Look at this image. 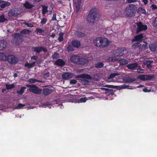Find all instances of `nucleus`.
<instances>
[{
    "mask_svg": "<svg viewBox=\"0 0 157 157\" xmlns=\"http://www.w3.org/2000/svg\"><path fill=\"white\" fill-rule=\"evenodd\" d=\"M100 15L96 9H92L90 11L87 16V21L89 23H94L97 21L100 18Z\"/></svg>",
    "mask_w": 157,
    "mask_h": 157,
    "instance_id": "obj_1",
    "label": "nucleus"
},
{
    "mask_svg": "<svg viewBox=\"0 0 157 157\" xmlns=\"http://www.w3.org/2000/svg\"><path fill=\"white\" fill-rule=\"evenodd\" d=\"M14 37L11 41V43L14 45H18L21 42L22 35L18 33H14L12 35Z\"/></svg>",
    "mask_w": 157,
    "mask_h": 157,
    "instance_id": "obj_2",
    "label": "nucleus"
},
{
    "mask_svg": "<svg viewBox=\"0 0 157 157\" xmlns=\"http://www.w3.org/2000/svg\"><path fill=\"white\" fill-rule=\"evenodd\" d=\"M135 8V6L130 4L126 7L124 11V13L129 17L133 16L134 15Z\"/></svg>",
    "mask_w": 157,
    "mask_h": 157,
    "instance_id": "obj_3",
    "label": "nucleus"
},
{
    "mask_svg": "<svg viewBox=\"0 0 157 157\" xmlns=\"http://www.w3.org/2000/svg\"><path fill=\"white\" fill-rule=\"evenodd\" d=\"M26 86L29 88V90L34 94H40L41 93L42 90L41 89L39 88L36 85H27Z\"/></svg>",
    "mask_w": 157,
    "mask_h": 157,
    "instance_id": "obj_4",
    "label": "nucleus"
},
{
    "mask_svg": "<svg viewBox=\"0 0 157 157\" xmlns=\"http://www.w3.org/2000/svg\"><path fill=\"white\" fill-rule=\"evenodd\" d=\"M32 50L37 53H39L41 51L44 52H47L48 51L46 48L42 46L33 47L32 48Z\"/></svg>",
    "mask_w": 157,
    "mask_h": 157,
    "instance_id": "obj_5",
    "label": "nucleus"
},
{
    "mask_svg": "<svg viewBox=\"0 0 157 157\" xmlns=\"http://www.w3.org/2000/svg\"><path fill=\"white\" fill-rule=\"evenodd\" d=\"M155 75H140L138 76V78L140 79L143 80H150L154 78Z\"/></svg>",
    "mask_w": 157,
    "mask_h": 157,
    "instance_id": "obj_6",
    "label": "nucleus"
},
{
    "mask_svg": "<svg viewBox=\"0 0 157 157\" xmlns=\"http://www.w3.org/2000/svg\"><path fill=\"white\" fill-rule=\"evenodd\" d=\"M6 59H7L8 61L11 64H16L18 61L17 59L12 55L8 56Z\"/></svg>",
    "mask_w": 157,
    "mask_h": 157,
    "instance_id": "obj_7",
    "label": "nucleus"
},
{
    "mask_svg": "<svg viewBox=\"0 0 157 157\" xmlns=\"http://www.w3.org/2000/svg\"><path fill=\"white\" fill-rule=\"evenodd\" d=\"M136 25L138 28L136 30V33H138L143 30H144L147 29V26L146 25H143L141 22L137 23Z\"/></svg>",
    "mask_w": 157,
    "mask_h": 157,
    "instance_id": "obj_8",
    "label": "nucleus"
},
{
    "mask_svg": "<svg viewBox=\"0 0 157 157\" xmlns=\"http://www.w3.org/2000/svg\"><path fill=\"white\" fill-rule=\"evenodd\" d=\"M100 47L104 48L108 46L109 44L108 40L106 38L101 37Z\"/></svg>",
    "mask_w": 157,
    "mask_h": 157,
    "instance_id": "obj_9",
    "label": "nucleus"
},
{
    "mask_svg": "<svg viewBox=\"0 0 157 157\" xmlns=\"http://www.w3.org/2000/svg\"><path fill=\"white\" fill-rule=\"evenodd\" d=\"M128 86L125 85H123L121 86H115L112 85H106L104 86V87H106L116 89L119 90L123 89L126 88Z\"/></svg>",
    "mask_w": 157,
    "mask_h": 157,
    "instance_id": "obj_10",
    "label": "nucleus"
},
{
    "mask_svg": "<svg viewBox=\"0 0 157 157\" xmlns=\"http://www.w3.org/2000/svg\"><path fill=\"white\" fill-rule=\"evenodd\" d=\"M20 13V12L18 11V9L15 8L9 11L8 15L10 17H13L15 15L18 16Z\"/></svg>",
    "mask_w": 157,
    "mask_h": 157,
    "instance_id": "obj_11",
    "label": "nucleus"
},
{
    "mask_svg": "<svg viewBox=\"0 0 157 157\" xmlns=\"http://www.w3.org/2000/svg\"><path fill=\"white\" fill-rule=\"evenodd\" d=\"M124 51V49L123 50L122 48H120L113 51V54L116 56H122L124 54L123 52Z\"/></svg>",
    "mask_w": 157,
    "mask_h": 157,
    "instance_id": "obj_12",
    "label": "nucleus"
},
{
    "mask_svg": "<svg viewBox=\"0 0 157 157\" xmlns=\"http://www.w3.org/2000/svg\"><path fill=\"white\" fill-rule=\"evenodd\" d=\"M11 5L10 2L0 0V7L2 8H4L7 6H10Z\"/></svg>",
    "mask_w": 157,
    "mask_h": 157,
    "instance_id": "obj_13",
    "label": "nucleus"
},
{
    "mask_svg": "<svg viewBox=\"0 0 157 157\" xmlns=\"http://www.w3.org/2000/svg\"><path fill=\"white\" fill-rule=\"evenodd\" d=\"M143 36L142 34H140V35H137L135 36L132 40V42H135L137 41L138 42H141L142 39L143 38Z\"/></svg>",
    "mask_w": 157,
    "mask_h": 157,
    "instance_id": "obj_14",
    "label": "nucleus"
},
{
    "mask_svg": "<svg viewBox=\"0 0 157 157\" xmlns=\"http://www.w3.org/2000/svg\"><path fill=\"white\" fill-rule=\"evenodd\" d=\"M80 59V57L77 56H72L70 59L71 62L73 63L78 64Z\"/></svg>",
    "mask_w": 157,
    "mask_h": 157,
    "instance_id": "obj_15",
    "label": "nucleus"
},
{
    "mask_svg": "<svg viewBox=\"0 0 157 157\" xmlns=\"http://www.w3.org/2000/svg\"><path fill=\"white\" fill-rule=\"evenodd\" d=\"M74 76L73 75L70 73H65L62 75L63 78L65 79H67L72 78Z\"/></svg>",
    "mask_w": 157,
    "mask_h": 157,
    "instance_id": "obj_16",
    "label": "nucleus"
},
{
    "mask_svg": "<svg viewBox=\"0 0 157 157\" xmlns=\"http://www.w3.org/2000/svg\"><path fill=\"white\" fill-rule=\"evenodd\" d=\"M76 78H86L88 79H92L90 75L82 74L79 75H78L75 77Z\"/></svg>",
    "mask_w": 157,
    "mask_h": 157,
    "instance_id": "obj_17",
    "label": "nucleus"
},
{
    "mask_svg": "<svg viewBox=\"0 0 157 157\" xmlns=\"http://www.w3.org/2000/svg\"><path fill=\"white\" fill-rule=\"evenodd\" d=\"M101 37H98L96 38L93 41L94 45L96 47H100V42Z\"/></svg>",
    "mask_w": 157,
    "mask_h": 157,
    "instance_id": "obj_18",
    "label": "nucleus"
},
{
    "mask_svg": "<svg viewBox=\"0 0 157 157\" xmlns=\"http://www.w3.org/2000/svg\"><path fill=\"white\" fill-rule=\"evenodd\" d=\"M53 90L48 88L44 89L43 90V94L45 96H48L50 94Z\"/></svg>",
    "mask_w": 157,
    "mask_h": 157,
    "instance_id": "obj_19",
    "label": "nucleus"
},
{
    "mask_svg": "<svg viewBox=\"0 0 157 157\" xmlns=\"http://www.w3.org/2000/svg\"><path fill=\"white\" fill-rule=\"evenodd\" d=\"M7 44L6 42L4 40H0V50H2L5 48Z\"/></svg>",
    "mask_w": 157,
    "mask_h": 157,
    "instance_id": "obj_20",
    "label": "nucleus"
},
{
    "mask_svg": "<svg viewBox=\"0 0 157 157\" xmlns=\"http://www.w3.org/2000/svg\"><path fill=\"white\" fill-rule=\"evenodd\" d=\"M72 46L76 48H78L80 46L81 44L79 41L78 40H74L72 41Z\"/></svg>",
    "mask_w": 157,
    "mask_h": 157,
    "instance_id": "obj_21",
    "label": "nucleus"
},
{
    "mask_svg": "<svg viewBox=\"0 0 157 157\" xmlns=\"http://www.w3.org/2000/svg\"><path fill=\"white\" fill-rule=\"evenodd\" d=\"M81 2L82 0H78L77 2H76L75 4L77 12H78L79 11L81 8Z\"/></svg>",
    "mask_w": 157,
    "mask_h": 157,
    "instance_id": "obj_22",
    "label": "nucleus"
},
{
    "mask_svg": "<svg viewBox=\"0 0 157 157\" xmlns=\"http://www.w3.org/2000/svg\"><path fill=\"white\" fill-rule=\"evenodd\" d=\"M65 62L61 59H58L55 62L56 65L60 66H63L65 64Z\"/></svg>",
    "mask_w": 157,
    "mask_h": 157,
    "instance_id": "obj_23",
    "label": "nucleus"
},
{
    "mask_svg": "<svg viewBox=\"0 0 157 157\" xmlns=\"http://www.w3.org/2000/svg\"><path fill=\"white\" fill-rule=\"evenodd\" d=\"M138 64L137 63H134L129 64L127 66V67L130 69H134L138 66Z\"/></svg>",
    "mask_w": 157,
    "mask_h": 157,
    "instance_id": "obj_24",
    "label": "nucleus"
},
{
    "mask_svg": "<svg viewBox=\"0 0 157 157\" xmlns=\"http://www.w3.org/2000/svg\"><path fill=\"white\" fill-rule=\"evenodd\" d=\"M88 62V60L87 59L80 58L78 64H85L87 63Z\"/></svg>",
    "mask_w": 157,
    "mask_h": 157,
    "instance_id": "obj_25",
    "label": "nucleus"
},
{
    "mask_svg": "<svg viewBox=\"0 0 157 157\" xmlns=\"http://www.w3.org/2000/svg\"><path fill=\"white\" fill-rule=\"evenodd\" d=\"M75 36L79 38L85 36V34L84 33L79 31L75 32Z\"/></svg>",
    "mask_w": 157,
    "mask_h": 157,
    "instance_id": "obj_26",
    "label": "nucleus"
},
{
    "mask_svg": "<svg viewBox=\"0 0 157 157\" xmlns=\"http://www.w3.org/2000/svg\"><path fill=\"white\" fill-rule=\"evenodd\" d=\"M143 43L144 44H143L142 42H140V48L142 50H145L147 47V44L146 42L143 41Z\"/></svg>",
    "mask_w": 157,
    "mask_h": 157,
    "instance_id": "obj_27",
    "label": "nucleus"
},
{
    "mask_svg": "<svg viewBox=\"0 0 157 157\" xmlns=\"http://www.w3.org/2000/svg\"><path fill=\"white\" fill-rule=\"evenodd\" d=\"M24 6L26 8L28 9H31L33 7V5L32 4L28 2H26L24 4Z\"/></svg>",
    "mask_w": 157,
    "mask_h": 157,
    "instance_id": "obj_28",
    "label": "nucleus"
},
{
    "mask_svg": "<svg viewBox=\"0 0 157 157\" xmlns=\"http://www.w3.org/2000/svg\"><path fill=\"white\" fill-rule=\"evenodd\" d=\"M41 6L42 7V14L44 15L48 11V7L43 5H41Z\"/></svg>",
    "mask_w": 157,
    "mask_h": 157,
    "instance_id": "obj_29",
    "label": "nucleus"
},
{
    "mask_svg": "<svg viewBox=\"0 0 157 157\" xmlns=\"http://www.w3.org/2000/svg\"><path fill=\"white\" fill-rule=\"evenodd\" d=\"M120 65H125L128 63V61L125 59H121L119 60Z\"/></svg>",
    "mask_w": 157,
    "mask_h": 157,
    "instance_id": "obj_30",
    "label": "nucleus"
},
{
    "mask_svg": "<svg viewBox=\"0 0 157 157\" xmlns=\"http://www.w3.org/2000/svg\"><path fill=\"white\" fill-rule=\"evenodd\" d=\"M114 93V91L112 89H107L106 92H105V94H107L108 95H113Z\"/></svg>",
    "mask_w": 157,
    "mask_h": 157,
    "instance_id": "obj_31",
    "label": "nucleus"
},
{
    "mask_svg": "<svg viewBox=\"0 0 157 157\" xmlns=\"http://www.w3.org/2000/svg\"><path fill=\"white\" fill-rule=\"evenodd\" d=\"M35 62H34L31 63H27L25 64V66L27 67L28 68H30L33 67L35 64Z\"/></svg>",
    "mask_w": 157,
    "mask_h": 157,
    "instance_id": "obj_32",
    "label": "nucleus"
},
{
    "mask_svg": "<svg viewBox=\"0 0 157 157\" xmlns=\"http://www.w3.org/2000/svg\"><path fill=\"white\" fill-rule=\"evenodd\" d=\"M28 81L31 83H34L36 82H44L40 80H36L35 79L33 78H30L29 79Z\"/></svg>",
    "mask_w": 157,
    "mask_h": 157,
    "instance_id": "obj_33",
    "label": "nucleus"
},
{
    "mask_svg": "<svg viewBox=\"0 0 157 157\" xmlns=\"http://www.w3.org/2000/svg\"><path fill=\"white\" fill-rule=\"evenodd\" d=\"M31 32V31L29 29H24L20 32V33L22 34L26 35L29 34Z\"/></svg>",
    "mask_w": 157,
    "mask_h": 157,
    "instance_id": "obj_34",
    "label": "nucleus"
},
{
    "mask_svg": "<svg viewBox=\"0 0 157 157\" xmlns=\"http://www.w3.org/2000/svg\"><path fill=\"white\" fill-rule=\"evenodd\" d=\"M26 89V87L24 86L22 87L19 90H17V93L19 95H22L24 92V90Z\"/></svg>",
    "mask_w": 157,
    "mask_h": 157,
    "instance_id": "obj_35",
    "label": "nucleus"
},
{
    "mask_svg": "<svg viewBox=\"0 0 157 157\" xmlns=\"http://www.w3.org/2000/svg\"><path fill=\"white\" fill-rule=\"evenodd\" d=\"M149 47L151 50L153 52L155 51L157 48L156 46L154 44H150L149 45Z\"/></svg>",
    "mask_w": 157,
    "mask_h": 157,
    "instance_id": "obj_36",
    "label": "nucleus"
},
{
    "mask_svg": "<svg viewBox=\"0 0 157 157\" xmlns=\"http://www.w3.org/2000/svg\"><path fill=\"white\" fill-rule=\"evenodd\" d=\"M6 55L3 53H0V60L6 61Z\"/></svg>",
    "mask_w": 157,
    "mask_h": 157,
    "instance_id": "obj_37",
    "label": "nucleus"
},
{
    "mask_svg": "<svg viewBox=\"0 0 157 157\" xmlns=\"http://www.w3.org/2000/svg\"><path fill=\"white\" fill-rule=\"evenodd\" d=\"M124 80L125 82L130 83L136 81V79L131 78L128 77L125 78Z\"/></svg>",
    "mask_w": 157,
    "mask_h": 157,
    "instance_id": "obj_38",
    "label": "nucleus"
},
{
    "mask_svg": "<svg viewBox=\"0 0 157 157\" xmlns=\"http://www.w3.org/2000/svg\"><path fill=\"white\" fill-rule=\"evenodd\" d=\"M104 65V64L102 62H99L95 64V67L96 68H100L103 67Z\"/></svg>",
    "mask_w": 157,
    "mask_h": 157,
    "instance_id": "obj_39",
    "label": "nucleus"
},
{
    "mask_svg": "<svg viewBox=\"0 0 157 157\" xmlns=\"http://www.w3.org/2000/svg\"><path fill=\"white\" fill-rule=\"evenodd\" d=\"M6 89L7 90H10L13 88L14 87V84H6Z\"/></svg>",
    "mask_w": 157,
    "mask_h": 157,
    "instance_id": "obj_40",
    "label": "nucleus"
},
{
    "mask_svg": "<svg viewBox=\"0 0 157 157\" xmlns=\"http://www.w3.org/2000/svg\"><path fill=\"white\" fill-rule=\"evenodd\" d=\"M118 60V58L115 56L109 57L108 59V60L111 62H116Z\"/></svg>",
    "mask_w": 157,
    "mask_h": 157,
    "instance_id": "obj_41",
    "label": "nucleus"
},
{
    "mask_svg": "<svg viewBox=\"0 0 157 157\" xmlns=\"http://www.w3.org/2000/svg\"><path fill=\"white\" fill-rule=\"evenodd\" d=\"M152 62V61H148L144 63V64L147 66V68H150L151 67V64Z\"/></svg>",
    "mask_w": 157,
    "mask_h": 157,
    "instance_id": "obj_42",
    "label": "nucleus"
},
{
    "mask_svg": "<svg viewBox=\"0 0 157 157\" xmlns=\"http://www.w3.org/2000/svg\"><path fill=\"white\" fill-rule=\"evenodd\" d=\"M86 78H82L81 79V82L82 84L84 85H87L89 83V81L85 79Z\"/></svg>",
    "mask_w": 157,
    "mask_h": 157,
    "instance_id": "obj_43",
    "label": "nucleus"
},
{
    "mask_svg": "<svg viewBox=\"0 0 157 157\" xmlns=\"http://www.w3.org/2000/svg\"><path fill=\"white\" fill-rule=\"evenodd\" d=\"M120 74L118 73H112L109 76L108 78V79H112L117 75H120Z\"/></svg>",
    "mask_w": 157,
    "mask_h": 157,
    "instance_id": "obj_44",
    "label": "nucleus"
},
{
    "mask_svg": "<svg viewBox=\"0 0 157 157\" xmlns=\"http://www.w3.org/2000/svg\"><path fill=\"white\" fill-rule=\"evenodd\" d=\"M63 33L62 32H60L59 33V37L58 39L59 42H62L63 40Z\"/></svg>",
    "mask_w": 157,
    "mask_h": 157,
    "instance_id": "obj_45",
    "label": "nucleus"
},
{
    "mask_svg": "<svg viewBox=\"0 0 157 157\" xmlns=\"http://www.w3.org/2000/svg\"><path fill=\"white\" fill-rule=\"evenodd\" d=\"M7 19L5 17L4 15L0 16V23L7 21Z\"/></svg>",
    "mask_w": 157,
    "mask_h": 157,
    "instance_id": "obj_46",
    "label": "nucleus"
},
{
    "mask_svg": "<svg viewBox=\"0 0 157 157\" xmlns=\"http://www.w3.org/2000/svg\"><path fill=\"white\" fill-rule=\"evenodd\" d=\"M140 42H137L136 43H135L132 45V47L133 48H136L138 47L140 48Z\"/></svg>",
    "mask_w": 157,
    "mask_h": 157,
    "instance_id": "obj_47",
    "label": "nucleus"
},
{
    "mask_svg": "<svg viewBox=\"0 0 157 157\" xmlns=\"http://www.w3.org/2000/svg\"><path fill=\"white\" fill-rule=\"evenodd\" d=\"M25 106V104L21 103H19L15 107V109H20Z\"/></svg>",
    "mask_w": 157,
    "mask_h": 157,
    "instance_id": "obj_48",
    "label": "nucleus"
},
{
    "mask_svg": "<svg viewBox=\"0 0 157 157\" xmlns=\"http://www.w3.org/2000/svg\"><path fill=\"white\" fill-rule=\"evenodd\" d=\"M137 11L139 14H141L144 13L145 12V10L142 8H140L138 9Z\"/></svg>",
    "mask_w": 157,
    "mask_h": 157,
    "instance_id": "obj_49",
    "label": "nucleus"
},
{
    "mask_svg": "<svg viewBox=\"0 0 157 157\" xmlns=\"http://www.w3.org/2000/svg\"><path fill=\"white\" fill-rule=\"evenodd\" d=\"M35 32L36 33H40L44 32V31L38 28L36 29Z\"/></svg>",
    "mask_w": 157,
    "mask_h": 157,
    "instance_id": "obj_50",
    "label": "nucleus"
},
{
    "mask_svg": "<svg viewBox=\"0 0 157 157\" xmlns=\"http://www.w3.org/2000/svg\"><path fill=\"white\" fill-rule=\"evenodd\" d=\"M59 57V55L58 53H55L52 56V58L53 59H56Z\"/></svg>",
    "mask_w": 157,
    "mask_h": 157,
    "instance_id": "obj_51",
    "label": "nucleus"
},
{
    "mask_svg": "<svg viewBox=\"0 0 157 157\" xmlns=\"http://www.w3.org/2000/svg\"><path fill=\"white\" fill-rule=\"evenodd\" d=\"M153 25L157 28V17L155 19L152 23Z\"/></svg>",
    "mask_w": 157,
    "mask_h": 157,
    "instance_id": "obj_52",
    "label": "nucleus"
},
{
    "mask_svg": "<svg viewBox=\"0 0 157 157\" xmlns=\"http://www.w3.org/2000/svg\"><path fill=\"white\" fill-rule=\"evenodd\" d=\"M87 100L86 98H81L79 99L78 102H85Z\"/></svg>",
    "mask_w": 157,
    "mask_h": 157,
    "instance_id": "obj_53",
    "label": "nucleus"
},
{
    "mask_svg": "<svg viewBox=\"0 0 157 157\" xmlns=\"http://www.w3.org/2000/svg\"><path fill=\"white\" fill-rule=\"evenodd\" d=\"M50 75V73L49 72L44 74L43 77L44 78H47L49 77Z\"/></svg>",
    "mask_w": 157,
    "mask_h": 157,
    "instance_id": "obj_54",
    "label": "nucleus"
},
{
    "mask_svg": "<svg viewBox=\"0 0 157 157\" xmlns=\"http://www.w3.org/2000/svg\"><path fill=\"white\" fill-rule=\"evenodd\" d=\"M24 24L28 27L32 28L33 27V25L31 23H28L25 22Z\"/></svg>",
    "mask_w": 157,
    "mask_h": 157,
    "instance_id": "obj_55",
    "label": "nucleus"
},
{
    "mask_svg": "<svg viewBox=\"0 0 157 157\" xmlns=\"http://www.w3.org/2000/svg\"><path fill=\"white\" fill-rule=\"evenodd\" d=\"M47 21V19L46 18L42 19L40 22V23L42 24H44L46 23Z\"/></svg>",
    "mask_w": 157,
    "mask_h": 157,
    "instance_id": "obj_56",
    "label": "nucleus"
},
{
    "mask_svg": "<svg viewBox=\"0 0 157 157\" xmlns=\"http://www.w3.org/2000/svg\"><path fill=\"white\" fill-rule=\"evenodd\" d=\"M67 49L68 51L69 52L72 51L73 50V49L71 45H69L68 46Z\"/></svg>",
    "mask_w": 157,
    "mask_h": 157,
    "instance_id": "obj_57",
    "label": "nucleus"
},
{
    "mask_svg": "<svg viewBox=\"0 0 157 157\" xmlns=\"http://www.w3.org/2000/svg\"><path fill=\"white\" fill-rule=\"evenodd\" d=\"M77 82V81L76 80L73 79L72 80L70 81V83L71 84H75L76 82Z\"/></svg>",
    "mask_w": 157,
    "mask_h": 157,
    "instance_id": "obj_58",
    "label": "nucleus"
},
{
    "mask_svg": "<svg viewBox=\"0 0 157 157\" xmlns=\"http://www.w3.org/2000/svg\"><path fill=\"white\" fill-rule=\"evenodd\" d=\"M137 71L139 73H141L144 72V70L141 69H138L137 70Z\"/></svg>",
    "mask_w": 157,
    "mask_h": 157,
    "instance_id": "obj_59",
    "label": "nucleus"
},
{
    "mask_svg": "<svg viewBox=\"0 0 157 157\" xmlns=\"http://www.w3.org/2000/svg\"><path fill=\"white\" fill-rule=\"evenodd\" d=\"M52 20L53 21L56 20V13H54L53 14V17H52Z\"/></svg>",
    "mask_w": 157,
    "mask_h": 157,
    "instance_id": "obj_60",
    "label": "nucleus"
},
{
    "mask_svg": "<svg viewBox=\"0 0 157 157\" xmlns=\"http://www.w3.org/2000/svg\"><path fill=\"white\" fill-rule=\"evenodd\" d=\"M38 57L37 56H33L31 57V59H33L34 60H36L37 59H38Z\"/></svg>",
    "mask_w": 157,
    "mask_h": 157,
    "instance_id": "obj_61",
    "label": "nucleus"
},
{
    "mask_svg": "<svg viewBox=\"0 0 157 157\" xmlns=\"http://www.w3.org/2000/svg\"><path fill=\"white\" fill-rule=\"evenodd\" d=\"M151 8L153 10H154L157 8V7L156 6L154 5V4H152L151 5Z\"/></svg>",
    "mask_w": 157,
    "mask_h": 157,
    "instance_id": "obj_62",
    "label": "nucleus"
},
{
    "mask_svg": "<svg viewBox=\"0 0 157 157\" xmlns=\"http://www.w3.org/2000/svg\"><path fill=\"white\" fill-rule=\"evenodd\" d=\"M129 3L133 2L136 1V0H127Z\"/></svg>",
    "mask_w": 157,
    "mask_h": 157,
    "instance_id": "obj_63",
    "label": "nucleus"
},
{
    "mask_svg": "<svg viewBox=\"0 0 157 157\" xmlns=\"http://www.w3.org/2000/svg\"><path fill=\"white\" fill-rule=\"evenodd\" d=\"M143 2H144V4L146 5L147 3L148 2L147 0H143Z\"/></svg>",
    "mask_w": 157,
    "mask_h": 157,
    "instance_id": "obj_64",
    "label": "nucleus"
}]
</instances>
